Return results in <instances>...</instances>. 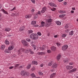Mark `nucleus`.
Wrapping results in <instances>:
<instances>
[{"label": "nucleus", "mask_w": 78, "mask_h": 78, "mask_svg": "<svg viewBox=\"0 0 78 78\" xmlns=\"http://www.w3.org/2000/svg\"><path fill=\"white\" fill-rule=\"evenodd\" d=\"M38 37V35L36 34L32 33L30 35V38L33 40H37Z\"/></svg>", "instance_id": "obj_1"}, {"label": "nucleus", "mask_w": 78, "mask_h": 78, "mask_svg": "<svg viewBox=\"0 0 78 78\" xmlns=\"http://www.w3.org/2000/svg\"><path fill=\"white\" fill-rule=\"evenodd\" d=\"M21 75L22 76H28L30 75V73L27 72H26V71H22L21 72Z\"/></svg>", "instance_id": "obj_2"}, {"label": "nucleus", "mask_w": 78, "mask_h": 78, "mask_svg": "<svg viewBox=\"0 0 78 78\" xmlns=\"http://www.w3.org/2000/svg\"><path fill=\"white\" fill-rule=\"evenodd\" d=\"M68 45H64L62 48V50L63 51H66V50H67V48H68Z\"/></svg>", "instance_id": "obj_3"}, {"label": "nucleus", "mask_w": 78, "mask_h": 78, "mask_svg": "<svg viewBox=\"0 0 78 78\" xmlns=\"http://www.w3.org/2000/svg\"><path fill=\"white\" fill-rule=\"evenodd\" d=\"M21 42L24 46L27 47V46L28 45V43L26 42V41L24 40H22Z\"/></svg>", "instance_id": "obj_4"}, {"label": "nucleus", "mask_w": 78, "mask_h": 78, "mask_svg": "<svg viewBox=\"0 0 78 78\" xmlns=\"http://www.w3.org/2000/svg\"><path fill=\"white\" fill-rule=\"evenodd\" d=\"M58 63H55L52 65V68H53V69H56V68L58 67Z\"/></svg>", "instance_id": "obj_5"}, {"label": "nucleus", "mask_w": 78, "mask_h": 78, "mask_svg": "<svg viewBox=\"0 0 78 78\" xmlns=\"http://www.w3.org/2000/svg\"><path fill=\"white\" fill-rule=\"evenodd\" d=\"M46 10H47V8L45 7H44L42 8V10L41 11V12L42 14L44 13V12L46 11Z\"/></svg>", "instance_id": "obj_6"}, {"label": "nucleus", "mask_w": 78, "mask_h": 78, "mask_svg": "<svg viewBox=\"0 0 78 78\" xmlns=\"http://www.w3.org/2000/svg\"><path fill=\"white\" fill-rule=\"evenodd\" d=\"M19 13L16 12L15 14H12L11 15V16H13V17H17V16H19Z\"/></svg>", "instance_id": "obj_7"}, {"label": "nucleus", "mask_w": 78, "mask_h": 78, "mask_svg": "<svg viewBox=\"0 0 78 78\" xmlns=\"http://www.w3.org/2000/svg\"><path fill=\"white\" fill-rule=\"evenodd\" d=\"M49 5L50 6H53V7H56V6H56V5L55 4L51 2H50L49 3Z\"/></svg>", "instance_id": "obj_8"}, {"label": "nucleus", "mask_w": 78, "mask_h": 78, "mask_svg": "<svg viewBox=\"0 0 78 78\" xmlns=\"http://www.w3.org/2000/svg\"><path fill=\"white\" fill-rule=\"evenodd\" d=\"M14 48V47L13 45H11L8 48V49L9 50H12Z\"/></svg>", "instance_id": "obj_9"}, {"label": "nucleus", "mask_w": 78, "mask_h": 78, "mask_svg": "<svg viewBox=\"0 0 78 78\" xmlns=\"http://www.w3.org/2000/svg\"><path fill=\"white\" fill-rule=\"evenodd\" d=\"M25 26H23L21 27H20L19 29V31H23L24 30Z\"/></svg>", "instance_id": "obj_10"}, {"label": "nucleus", "mask_w": 78, "mask_h": 78, "mask_svg": "<svg viewBox=\"0 0 78 78\" xmlns=\"http://www.w3.org/2000/svg\"><path fill=\"white\" fill-rule=\"evenodd\" d=\"M76 70V68H74L73 69L70 70L69 71V73H71L72 72H75Z\"/></svg>", "instance_id": "obj_11"}, {"label": "nucleus", "mask_w": 78, "mask_h": 78, "mask_svg": "<svg viewBox=\"0 0 78 78\" xmlns=\"http://www.w3.org/2000/svg\"><path fill=\"white\" fill-rule=\"evenodd\" d=\"M41 26L44 27H45V22H44V21H42L41 22Z\"/></svg>", "instance_id": "obj_12"}, {"label": "nucleus", "mask_w": 78, "mask_h": 78, "mask_svg": "<svg viewBox=\"0 0 78 78\" xmlns=\"http://www.w3.org/2000/svg\"><path fill=\"white\" fill-rule=\"evenodd\" d=\"M55 75H56V73H53L50 76V78H54V77L55 76Z\"/></svg>", "instance_id": "obj_13"}, {"label": "nucleus", "mask_w": 78, "mask_h": 78, "mask_svg": "<svg viewBox=\"0 0 78 78\" xmlns=\"http://www.w3.org/2000/svg\"><path fill=\"white\" fill-rule=\"evenodd\" d=\"M44 48H45V45H43L42 47H40V49L41 50H44Z\"/></svg>", "instance_id": "obj_14"}, {"label": "nucleus", "mask_w": 78, "mask_h": 78, "mask_svg": "<svg viewBox=\"0 0 78 78\" xmlns=\"http://www.w3.org/2000/svg\"><path fill=\"white\" fill-rule=\"evenodd\" d=\"M66 69L68 70H70V69H73V66H68L66 67Z\"/></svg>", "instance_id": "obj_15"}, {"label": "nucleus", "mask_w": 78, "mask_h": 78, "mask_svg": "<svg viewBox=\"0 0 78 78\" xmlns=\"http://www.w3.org/2000/svg\"><path fill=\"white\" fill-rule=\"evenodd\" d=\"M51 49L52 51H55L56 50V48L55 46L52 47L51 48Z\"/></svg>", "instance_id": "obj_16"}, {"label": "nucleus", "mask_w": 78, "mask_h": 78, "mask_svg": "<svg viewBox=\"0 0 78 78\" xmlns=\"http://www.w3.org/2000/svg\"><path fill=\"white\" fill-rule=\"evenodd\" d=\"M2 11L3 12L4 14H9L8 13L6 12V11L5 10L3 9H1Z\"/></svg>", "instance_id": "obj_17"}, {"label": "nucleus", "mask_w": 78, "mask_h": 78, "mask_svg": "<svg viewBox=\"0 0 78 78\" xmlns=\"http://www.w3.org/2000/svg\"><path fill=\"white\" fill-rule=\"evenodd\" d=\"M51 25V24L50 23H49L48 22H46V27H50V25Z\"/></svg>", "instance_id": "obj_18"}, {"label": "nucleus", "mask_w": 78, "mask_h": 78, "mask_svg": "<svg viewBox=\"0 0 78 78\" xmlns=\"http://www.w3.org/2000/svg\"><path fill=\"white\" fill-rule=\"evenodd\" d=\"M61 55H58V56L56 57V59L57 60H59V59L61 58Z\"/></svg>", "instance_id": "obj_19"}, {"label": "nucleus", "mask_w": 78, "mask_h": 78, "mask_svg": "<svg viewBox=\"0 0 78 78\" xmlns=\"http://www.w3.org/2000/svg\"><path fill=\"white\" fill-rule=\"evenodd\" d=\"M25 53H28L30 52V49H25Z\"/></svg>", "instance_id": "obj_20"}, {"label": "nucleus", "mask_w": 78, "mask_h": 78, "mask_svg": "<svg viewBox=\"0 0 78 78\" xmlns=\"http://www.w3.org/2000/svg\"><path fill=\"white\" fill-rule=\"evenodd\" d=\"M11 29L9 28H6L5 29V31H9Z\"/></svg>", "instance_id": "obj_21"}, {"label": "nucleus", "mask_w": 78, "mask_h": 78, "mask_svg": "<svg viewBox=\"0 0 78 78\" xmlns=\"http://www.w3.org/2000/svg\"><path fill=\"white\" fill-rule=\"evenodd\" d=\"M31 17V15H26L25 16V18L26 19H29Z\"/></svg>", "instance_id": "obj_22"}, {"label": "nucleus", "mask_w": 78, "mask_h": 78, "mask_svg": "<svg viewBox=\"0 0 78 78\" xmlns=\"http://www.w3.org/2000/svg\"><path fill=\"white\" fill-rule=\"evenodd\" d=\"M5 43L6 45H9V42L7 40H6L5 41Z\"/></svg>", "instance_id": "obj_23"}, {"label": "nucleus", "mask_w": 78, "mask_h": 78, "mask_svg": "<svg viewBox=\"0 0 78 78\" xmlns=\"http://www.w3.org/2000/svg\"><path fill=\"white\" fill-rule=\"evenodd\" d=\"M56 23L58 25H61V23L59 21H56Z\"/></svg>", "instance_id": "obj_24"}, {"label": "nucleus", "mask_w": 78, "mask_h": 78, "mask_svg": "<svg viewBox=\"0 0 78 78\" xmlns=\"http://www.w3.org/2000/svg\"><path fill=\"white\" fill-rule=\"evenodd\" d=\"M30 76L32 77V78H34L36 77V76L35 74L34 73H32L30 75Z\"/></svg>", "instance_id": "obj_25"}, {"label": "nucleus", "mask_w": 78, "mask_h": 78, "mask_svg": "<svg viewBox=\"0 0 78 78\" xmlns=\"http://www.w3.org/2000/svg\"><path fill=\"white\" fill-rule=\"evenodd\" d=\"M37 17H38V15L37 14H34V19H36L37 18Z\"/></svg>", "instance_id": "obj_26"}, {"label": "nucleus", "mask_w": 78, "mask_h": 78, "mask_svg": "<svg viewBox=\"0 0 78 78\" xmlns=\"http://www.w3.org/2000/svg\"><path fill=\"white\" fill-rule=\"evenodd\" d=\"M37 54L39 55H44V54H45V53H44V52H39L37 53Z\"/></svg>", "instance_id": "obj_27"}, {"label": "nucleus", "mask_w": 78, "mask_h": 78, "mask_svg": "<svg viewBox=\"0 0 78 78\" xmlns=\"http://www.w3.org/2000/svg\"><path fill=\"white\" fill-rule=\"evenodd\" d=\"M66 16V15L65 14H62L60 15L59 16V17H60V18H62L64 17V16Z\"/></svg>", "instance_id": "obj_28"}, {"label": "nucleus", "mask_w": 78, "mask_h": 78, "mask_svg": "<svg viewBox=\"0 0 78 78\" xmlns=\"http://www.w3.org/2000/svg\"><path fill=\"white\" fill-rule=\"evenodd\" d=\"M5 52L6 53H9V49H5Z\"/></svg>", "instance_id": "obj_29"}, {"label": "nucleus", "mask_w": 78, "mask_h": 78, "mask_svg": "<svg viewBox=\"0 0 78 78\" xmlns=\"http://www.w3.org/2000/svg\"><path fill=\"white\" fill-rule=\"evenodd\" d=\"M53 64V62H51L48 63V65L49 66H52Z\"/></svg>", "instance_id": "obj_30"}, {"label": "nucleus", "mask_w": 78, "mask_h": 78, "mask_svg": "<svg viewBox=\"0 0 78 78\" xmlns=\"http://www.w3.org/2000/svg\"><path fill=\"white\" fill-rule=\"evenodd\" d=\"M69 35H71V36H72V35L73 34V31L72 30L71 31L69 32Z\"/></svg>", "instance_id": "obj_31"}, {"label": "nucleus", "mask_w": 78, "mask_h": 78, "mask_svg": "<svg viewBox=\"0 0 78 78\" xmlns=\"http://www.w3.org/2000/svg\"><path fill=\"white\" fill-rule=\"evenodd\" d=\"M29 52H30V54H33L34 53V52H33V51L31 49H30Z\"/></svg>", "instance_id": "obj_32"}, {"label": "nucleus", "mask_w": 78, "mask_h": 78, "mask_svg": "<svg viewBox=\"0 0 78 78\" xmlns=\"http://www.w3.org/2000/svg\"><path fill=\"white\" fill-rule=\"evenodd\" d=\"M36 23V22L34 21H33L32 23H31V25H35Z\"/></svg>", "instance_id": "obj_33"}, {"label": "nucleus", "mask_w": 78, "mask_h": 78, "mask_svg": "<svg viewBox=\"0 0 78 78\" xmlns=\"http://www.w3.org/2000/svg\"><path fill=\"white\" fill-rule=\"evenodd\" d=\"M28 32L29 34H30V33H33V31L32 30H30L28 31Z\"/></svg>", "instance_id": "obj_34"}, {"label": "nucleus", "mask_w": 78, "mask_h": 78, "mask_svg": "<svg viewBox=\"0 0 78 78\" xmlns=\"http://www.w3.org/2000/svg\"><path fill=\"white\" fill-rule=\"evenodd\" d=\"M52 21V20H51V19L50 18L48 20V23H51V22Z\"/></svg>", "instance_id": "obj_35"}, {"label": "nucleus", "mask_w": 78, "mask_h": 78, "mask_svg": "<svg viewBox=\"0 0 78 78\" xmlns=\"http://www.w3.org/2000/svg\"><path fill=\"white\" fill-rule=\"evenodd\" d=\"M64 62H68V60L67 58H66L63 60Z\"/></svg>", "instance_id": "obj_36"}, {"label": "nucleus", "mask_w": 78, "mask_h": 78, "mask_svg": "<svg viewBox=\"0 0 78 78\" xmlns=\"http://www.w3.org/2000/svg\"><path fill=\"white\" fill-rule=\"evenodd\" d=\"M32 63L33 64H35L36 65L37 64V61H33Z\"/></svg>", "instance_id": "obj_37"}, {"label": "nucleus", "mask_w": 78, "mask_h": 78, "mask_svg": "<svg viewBox=\"0 0 78 78\" xmlns=\"http://www.w3.org/2000/svg\"><path fill=\"white\" fill-rule=\"evenodd\" d=\"M31 67V64H29L28 66H27V68L28 69H29Z\"/></svg>", "instance_id": "obj_38"}, {"label": "nucleus", "mask_w": 78, "mask_h": 78, "mask_svg": "<svg viewBox=\"0 0 78 78\" xmlns=\"http://www.w3.org/2000/svg\"><path fill=\"white\" fill-rule=\"evenodd\" d=\"M20 65V64H16L15 65V66H14L15 68H16V67H17L18 66Z\"/></svg>", "instance_id": "obj_39"}, {"label": "nucleus", "mask_w": 78, "mask_h": 78, "mask_svg": "<svg viewBox=\"0 0 78 78\" xmlns=\"http://www.w3.org/2000/svg\"><path fill=\"white\" fill-rule=\"evenodd\" d=\"M5 48V46L4 45H3L1 46V48L2 49H4Z\"/></svg>", "instance_id": "obj_40"}, {"label": "nucleus", "mask_w": 78, "mask_h": 78, "mask_svg": "<svg viewBox=\"0 0 78 78\" xmlns=\"http://www.w3.org/2000/svg\"><path fill=\"white\" fill-rule=\"evenodd\" d=\"M60 12H61V13H62V14H64V13H66V11H64V10H61L60 11Z\"/></svg>", "instance_id": "obj_41"}, {"label": "nucleus", "mask_w": 78, "mask_h": 78, "mask_svg": "<svg viewBox=\"0 0 78 78\" xmlns=\"http://www.w3.org/2000/svg\"><path fill=\"white\" fill-rule=\"evenodd\" d=\"M26 41L29 42L31 41V40L30 39L28 38L26 39Z\"/></svg>", "instance_id": "obj_42"}, {"label": "nucleus", "mask_w": 78, "mask_h": 78, "mask_svg": "<svg viewBox=\"0 0 78 78\" xmlns=\"http://www.w3.org/2000/svg\"><path fill=\"white\" fill-rule=\"evenodd\" d=\"M38 73L40 75H43V74L41 72H38Z\"/></svg>", "instance_id": "obj_43"}, {"label": "nucleus", "mask_w": 78, "mask_h": 78, "mask_svg": "<svg viewBox=\"0 0 78 78\" xmlns=\"http://www.w3.org/2000/svg\"><path fill=\"white\" fill-rule=\"evenodd\" d=\"M22 51H23L22 49H20L18 51V52H19V53H20L21 52H22Z\"/></svg>", "instance_id": "obj_44"}, {"label": "nucleus", "mask_w": 78, "mask_h": 78, "mask_svg": "<svg viewBox=\"0 0 78 78\" xmlns=\"http://www.w3.org/2000/svg\"><path fill=\"white\" fill-rule=\"evenodd\" d=\"M32 3L34 4H35V0H30Z\"/></svg>", "instance_id": "obj_45"}, {"label": "nucleus", "mask_w": 78, "mask_h": 78, "mask_svg": "<svg viewBox=\"0 0 78 78\" xmlns=\"http://www.w3.org/2000/svg\"><path fill=\"white\" fill-rule=\"evenodd\" d=\"M51 10L52 11H55L56 10V8H53V9H51Z\"/></svg>", "instance_id": "obj_46"}, {"label": "nucleus", "mask_w": 78, "mask_h": 78, "mask_svg": "<svg viewBox=\"0 0 78 78\" xmlns=\"http://www.w3.org/2000/svg\"><path fill=\"white\" fill-rule=\"evenodd\" d=\"M15 9H16V7H14L13 9L10 10V11H14V10H15Z\"/></svg>", "instance_id": "obj_47"}, {"label": "nucleus", "mask_w": 78, "mask_h": 78, "mask_svg": "<svg viewBox=\"0 0 78 78\" xmlns=\"http://www.w3.org/2000/svg\"><path fill=\"white\" fill-rule=\"evenodd\" d=\"M57 46L59 47V46H61V44H60V43H57Z\"/></svg>", "instance_id": "obj_48"}, {"label": "nucleus", "mask_w": 78, "mask_h": 78, "mask_svg": "<svg viewBox=\"0 0 78 78\" xmlns=\"http://www.w3.org/2000/svg\"><path fill=\"white\" fill-rule=\"evenodd\" d=\"M66 36V34H63L62 35V37H65Z\"/></svg>", "instance_id": "obj_49"}, {"label": "nucleus", "mask_w": 78, "mask_h": 78, "mask_svg": "<svg viewBox=\"0 0 78 78\" xmlns=\"http://www.w3.org/2000/svg\"><path fill=\"white\" fill-rule=\"evenodd\" d=\"M37 34H38V35H39V36H41V33L40 32H38L37 33Z\"/></svg>", "instance_id": "obj_50"}, {"label": "nucleus", "mask_w": 78, "mask_h": 78, "mask_svg": "<svg viewBox=\"0 0 78 78\" xmlns=\"http://www.w3.org/2000/svg\"><path fill=\"white\" fill-rule=\"evenodd\" d=\"M35 70V68L34 67H33L32 69H31V70L32 71H34Z\"/></svg>", "instance_id": "obj_51"}, {"label": "nucleus", "mask_w": 78, "mask_h": 78, "mask_svg": "<svg viewBox=\"0 0 78 78\" xmlns=\"http://www.w3.org/2000/svg\"><path fill=\"white\" fill-rule=\"evenodd\" d=\"M40 66L41 67H43V66H44V64H41L40 65Z\"/></svg>", "instance_id": "obj_52"}, {"label": "nucleus", "mask_w": 78, "mask_h": 78, "mask_svg": "<svg viewBox=\"0 0 78 78\" xmlns=\"http://www.w3.org/2000/svg\"><path fill=\"white\" fill-rule=\"evenodd\" d=\"M47 52H48V53H51V50H48Z\"/></svg>", "instance_id": "obj_53"}, {"label": "nucleus", "mask_w": 78, "mask_h": 78, "mask_svg": "<svg viewBox=\"0 0 78 78\" xmlns=\"http://www.w3.org/2000/svg\"><path fill=\"white\" fill-rule=\"evenodd\" d=\"M14 68V66H12L9 67V69H12Z\"/></svg>", "instance_id": "obj_54"}, {"label": "nucleus", "mask_w": 78, "mask_h": 78, "mask_svg": "<svg viewBox=\"0 0 78 78\" xmlns=\"http://www.w3.org/2000/svg\"><path fill=\"white\" fill-rule=\"evenodd\" d=\"M34 27H39V25L37 24H36V25H34Z\"/></svg>", "instance_id": "obj_55"}, {"label": "nucleus", "mask_w": 78, "mask_h": 78, "mask_svg": "<svg viewBox=\"0 0 78 78\" xmlns=\"http://www.w3.org/2000/svg\"><path fill=\"white\" fill-rule=\"evenodd\" d=\"M54 37L55 38H56V37H58V35H54Z\"/></svg>", "instance_id": "obj_56"}, {"label": "nucleus", "mask_w": 78, "mask_h": 78, "mask_svg": "<svg viewBox=\"0 0 78 78\" xmlns=\"http://www.w3.org/2000/svg\"><path fill=\"white\" fill-rule=\"evenodd\" d=\"M23 67L22 66H20L19 67V69H23Z\"/></svg>", "instance_id": "obj_57"}, {"label": "nucleus", "mask_w": 78, "mask_h": 78, "mask_svg": "<svg viewBox=\"0 0 78 78\" xmlns=\"http://www.w3.org/2000/svg\"><path fill=\"white\" fill-rule=\"evenodd\" d=\"M58 0V2H62V1H63L64 0Z\"/></svg>", "instance_id": "obj_58"}, {"label": "nucleus", "mask_w": 78, "mask_h": 78, "mask_svg": "<svg viewBox=\"0 0 78 78\" xmlns=\"http://www.w3.org/2000/svg\"><path fill=\"white\" fill-rule=\"evenodd\" d=\"M69 28V26H68L67 25H66L65 26V28Z\"/></svg>", "instance_id": "obj_59"}, {"label": "nucleus", "mask_w": 78, "mask_h": 78, "mask_svg": "<svg viewBox=\"0 0 78 78\" xmlns=\"http://www.w3.org/2000/svg\"><path fill=\"white\" fill-rule=\"evenodd\" d=\"M71 13H74V11H73V10H71Z\"/></svg>", "instance_id": "obj_60"}, {"label": "nucleus", "mask_w": 78, "mask_h": 78, "mask_svg": "<svg viewBox=\"0 0 78 78\" xmlns=\"http://www.w3.org/2000/svg\"><path fill=\"white\" fill-rule=\"evenodd\" d=\"M63 4H64V5H67V2H64L63 3Z\"/></svg>", "instance_id": "obj_61"}, {"label": "nucleus", "mask_w": 78, "mask_h": 78, "mask_svg": "<svg viewBox=\"0 0 78 78\" xmlns=\"http://www.w3.org/2000/svg\"><path fill=\"white\" fill-rule=\"evenodd\" d=\"M66 33H68V32H69V30H66Z\"/></svg>", "instance_id": "obj_62"}, {"label": "nucleus", "mask_w": 78, "mask_h": 78, "mask_svg": "<svg viewBox=\"0 0 78 78\" xmlns=\"http://www.w3.org/2000/svg\"><path fill=\"white\" fill-rule=\"evenodd\" d=\"M38 14H41V12L40 11H39L38 12Z\"/></svg>", "instance_id": "obj_63"}, {"label": "nucleus", "mask_w": 78, "mask_h": 78, "mask_svg": "<svg viewBox=\"0 0 78 78\" xmlns=\"http://www.w3.org/2000/svg\"><path fill=\"white\" fill-rule=\"evenodd\" d=\"M32 12H34V9H32L31 10Z\"/></svg>", "instance_id": "obj_64"}]
</instances>
